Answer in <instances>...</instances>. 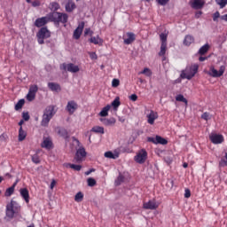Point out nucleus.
Listing matches in <instances>:
<instances>
[{
	"mask_svg": "<svg viewBox=\"0 0 227 227\" xmlns=\"http://www.w3.org/2000/svg\"><path fill=\"white\" fill-rule=\"evenodd\" d=\"M22 117L26 121H27L30 119L28 113H23Z\"/></svg>",
	"mask_w": 227,
	"mask_h": 227,
	"instance_id": "6e6d98bb",
	"label": "nucleus"
},
{
	"mask_svg": "<svg viewBox=\"0 0 227 227\" xmlns=\"http://www.w3.org/2000/svg\"><path fill=\"white\" fill-rule=\"evenodd\" d=\"M60 70H64L65 72H70L71 74H77V72H79V70L81 69L79 68V66L74 63H63L62 65H60Z\"/></svg>",
	"mask_w": 227,
	"mask_h": 227,
	"instance_id": "423d86ee",
	"label": "nucleus"
},
{
	"mask_svg": "<svg viewBox=\"0 0 227 227\" xmlns=\"http://www.w3.org/2000/svg\"><path fill=\"white\" fill-rule=\"evenodd\" d=\"M51 10H53V12H58V10L61 8V6L59 5V4H58V2H52L51 4Z\"/></svg>",
	"mask_w": 227,
	"mask_h": 227,
	"instance_id": "ea45409f",
	"label": "nucleus"
},
{
	"mask_svg": "<svg viewBox=\"0 0 227 227\" xmlns=\"http://www.w3.org/2000/svg\"><path fill=\"white\" fill-rule=\"evenodd\" d=\"M21 197L25 200L27 203H29V192L27 188H21L20 191Z\"/></svg>",
	"mask_w": 227,
	"mask_h": 227,
	"instance_id": "5701e85b",
	"label": "nucleus"
},
{
	"mask_svg": "<svg viewBox=\"0 0 227 227\" xmlns=\"http://www.w3.org/2000/svg\"><path fill=\"white\" fill-rule=\"evenodd\" d=\"M160 38L161 43H168V35L160 34Z\"/></svg>",
	"mask_w": 227,
	"mask_h": 227,
	"instance_id": "c03bdc74",
	"label": "nucleus"
},
{
	"mask_svg": "<svg viewBox=\"0 0 227 227\" xmlns=\"http://www.w3.org/2000/svg\"><path fill=\"white\" fill-rule=\"evenodd\" d=\"M89 56L90 58V59H93V60L98 59V56L97 55L96 52L89 51Z\"/></svg>",
	"mask_w": 227,
	"mask_h": 227,
	"instance_id": "09e8293b",
	"label": "nucleus"
},
{
	"mask_svg": "<svg viewBox=\"0 0 227 227\" xmlns=\"http://www.w3.org/2000/svg\"><path fill=\"white\" fill-rule=\"evenodd\" d=\"M120 106V98H115V99H114V101L112 102V106H114V109H117Z\"/></svg>",
	"mask_w": 227,
	"mask_h": 227,
	"instance_id": "58836bf2",
	"label": "nucleus"
},
{
	"mask_svg": "<svg viewBox=\"0 0 227 227\" xmlns=\"http://www.w3.org/2000/svg\"><path fill=\"white\" fill-rule=\"evenodd\" d=\"M49 88H50L51 91H54V92L61 91L60 86H50Z\"/></svg>",
	"mask_w": 227,
	"mask_h": 227,
	"instance_id": "de8ad7c7",
	"label": "nucleus"
},
{
	"mask_svg": "<svg viewBox=\"0 0 227 227\" xmlns=\"http://www.w3.org/2000/svg\"><path fill=\"white\" fill-rule=\"evenodd\" d=\"M90 131L97 134H105V129L99 126L93 127Z\"/></svg>",
	"mask_w": 227,
	"mask_h": 227,
	"instance_id": "2f4dec72",
	"label": "nucleus"
},
{
	"mask_svg": "<svg viewBox=\"0 0 227 227\" xmlns=\"http://www.w3.org/2000/svg\"><path fill=\"white\" fill-rule=\"evenodd\" d=\"M104 157L107 159H114L116 160L119 158V153H114L112 151H106L104 153Z\"/></svg>",
	"mask_w": 227,
	"mask_h": 227,
	"instance_id": "b1692460",
	"label": "nucleus"
},
{
	"mask_svg": "<svg viewBox=\"0 0 227 227\" xmlns=\"http://www.w3.org/2000/svg\"><path fill=\"white\" fill-rule=\"evenodd\" d=\"M32 161L35 164H39L40 163V158H39L38 154L32 155Z\"/></svg>",
	"mask_w": 227,
	"mask_h": 227,
	"instance_id": "49530a36",
	"label": "nucleus"
},
{
	"mask_svg": "<svg viewBox=\"0 0 227 227\" xmlns=\"http://www.w3.org/2000/svg\"><path fill=\"white\" fill-rule=\"evenodd\" d=\"M130 100L132 101H137V96L136 94H132L130 97H129Z\"/></svg>",
	"mask_w": 227,
	"mask_h": 227,
	"instance_id": "052dcab7",
	"label": "nucleus"
},
{
	"mask_svg": "<svg viewBox=\"0 0 227 227\" xmlns=\"http://www.w3.org/2000/svg\"><path fill=\"white\" fill-rule=\"evenodd\" d=\"M38 91V87L37 86H32L29 89V92L27 96V98L28 101H33L35 98V93Z\"/></svg>",
	"mask_w": 227,
	"mask_h": 227,
	"instance_id": "6ab92c4d",
	"label": "nucleus"
},
{
	"mask_svg": "<svg viewBox=\"0 0 227 227\" xmlns=\"http://www.w3.org/2000/svg\"><path fill=\"white\" fill-rule=\"evenodd\" d=\"M158 207H159V204L155 201V200H149L148 202H145L143 204V207L145 209L154 210V209L158 208Z\"/></svg>",
	"mask_w": 227,
	"mask_h": 227,
	"instance_id": "dca6fc26",
	"label": "nucleus"
},
{
	"mask_svg": "<svg viewBox=\"0 0 227 227\" xmlns=\"http://www.w3.org/2000/svg\"><path fill=\"white\" fill-rule=\"evenodd\" d=\"M87 184L89 187H94L97 185V181L94 178L90 177L87 179Z\"/></svg>",
	"mask_w": 227,
	"mask_h": 227,
	"instance_id": "4c0bfd02",
	"label": "nucleus"
},
{
	"mask_svg": "<svg viewBox=\"0 0 227 227\" xmlns=\"http://www.w3.org/2000/svg\"><path fill=\"white\" fill-rule=\"evenodd\" d=\"M89 42L94 43V45H102L104 43V40L99 35L90 37Z\"/></svg>",
	"mask_w": 227,
	"mask_h": 227,
	"instance_id": "412c9836",
	"label": "nucleus"
},
{
	"mask_svg": "<svg viewBox=\"0 0 227 227\" xmlns=\"http://www.w3.org/2000/svg\"><path fill=\"white\" fill-rule=\"evenodd\" d=\"M78 109V105L74 101H69L67 106V111L69 114H74V112Z\"/></svg>",
	"mask_w": 227,
	"mask_h": 227,
	"instance_id": "a211bd4d",
	"label": "nucleus"
},
{
	"mask_svg": "<svg viewBox=\"0 0 227 227\" xmlns=\"http://www.w3.org/2000/svg\"><path fill=\"white\" fill-rule=\"evenodd\" d=\"M225 70H226L225 66H221L219 70H216L214 67H211L209 68V71L207 72V74L211 77H221V75H223V74H224Z\"/></svg>",
	"mask_w": 227,
	"mask_h": 227,
	"instance_id": "6e6552de",
	"label": "nucleus"
},
{
	"mask_svg": "<svg viewBox=\"0 0 227 227\" xmlns=\"http://www.w3.org/2000/svg\"><path fill=\"white\" fill-rule=\"evenodd\" d=\"M24 124V120H21L19 123V125L20 126V128L22 127V125Z\"/></svg>",
	"mask_w": 227,
	"mask_h": 227,
	"instance_id": "774afa93",
	"label": "nucleus"
},
{
	"mask_svg": "<svg viewBox=\"0 0 227 227\" xmlns=\"http://www.w3.org/2000/svg\"><path fill=\"white\" fill-rule=\"evenodd\" d=\"M198 68H200V67L197 64L187 67L185 70H183L181 73L182 79H192L198 73Z\"/></svg>",
	"mask_w": 227,
	"mask_h": 227,
	"instance_id": "20e7f679",
	"label": "nucleus"
},
{
	"mask_svg": "<svg viewBox=\"0 0 227 227\" xmlns=\"http://www.w3.org/2000/svg\"><path fill=\"white\" fill-rule=\"evenodd\" d=\"M192 192L190 189H185L184 191V198H191Z\"/></svg>",
	"mask_w": 227,
	"mask_h": 227,
	"instance_id": "864d4df0",
	"label": "nucleus"
},
{
	"mask_svg": "<svg viewBox=\"0 0 227 227\" xmlns=\"http://www.w3.org/2000/svg\"><path fill=\"white\" fill-rule=\"evenodd\" d=\"M148 118V123L153 125L154 123V121L158 118V114L151 111L150 114L147 115Z\"/></svg>",
	"mask_w": 227,
	"mask_h": 227,
	"instance_id": "4be33fe9",
	"label": "nucleus"
},
{
	"mask_svg": "<svg viewBox=\"0 0 227 227\" xmlns=\"http://www.w3.org/2000/svg\"><path fill=\"white\" fill-rule=\"evenodd\" d=\"M6 140V135L2 134L0 135V143L4 142Z\"/></svg>",
	"mask_w": 227,
	"mask_h": 227,
	"instance_id": "bf43d9fd",
	"label": "nucleus"
},
{
	"mask_svg": "<svg viewBox=\"0 0 227 227\" xmlns=\"http://www.w3.org/2000/svg\"><path fill=\"white\" fill-rule=\"evenodd\" d=\"M84 35H90V36H93V31H91L90 28H86Z\"/></svg>",
	"mask_w": 227,
	"mask_h": 227,
	"instance_id": "13d9d810",
	"label": "nucleus"
},
{
	"mask_svg": "<svg viewBox=\"0 0 227 227\" xmlns=\"http://www.w3.org/2000/svg\"><path fill=\"white\" fill-rule=\"evenodd\" d=\"M101 121L105 126H114L116 123V120L114 118L103 119Z\"/></svg>",
	"mask_w": 227,
	"mask_h": 227,
	"instance_id": "bb28decb",
	"label": "nucleus"
},
{
	"mask_svg": "<svg viewBox=\"0 0 227 227\" xmlns=\"http://www.w3.org/2000/svg\"><path fill=\"white\" fill-rule=\"evenodd\" d=\"M216 4H219L220 8H224L227 4V0H215Z\"/></svg>",
	"mask_w": 227,
	"mask_h": 227,
	"instance_id": "37998d69",
	"label": "nucleus"
},
{
	"mask_svg": "<svg viewBox=\"0 0 227 227\" xmlns=\"http://www.w3.org/2000/svg\"><path fill=\"white\" fill-rule=\"evenodd\" d=\"M37 42L40 45H43V43H44L43 40H45V38H51V32L49 31V29H47V27H42L37 35Z\"/></svg>",
	"mask_w": 227,
	"mask_h": 227,
	"instance_id": "39448f33",
	"label": "nucleus"
},
{
	"mask_svg": "<svg viewBox=\"0 0 227 227\" xmlns=\"http://www.w3.org/2000/svg\"><path fill=\"white\" fill-rule=\"evenodd\" d=\"M201 15V12H197L196 14H195V17L197 18V19H200V16Z\"/></svg>",
	"mask_w": 227,
	"mask_h": 227,
	"instance_id": "338daca9",
	"label": "nucleus"
},
{
	"mask_svg": "<svg viewBox=\"0 0 227 227\" xmlns=\"http://www.w3.org/2000/svg\"><path fill=\"white\" fill-rule=\"evenodd\" d=\"M206 59H207V57H200L199 58V61H201V62L206 61Z\"/></svg>",
	"mask_w": 227,
	"mask_h": 227,
	"instance_id": "69168bd1",
	"label": "nucleus"
},
{
	"mask_svg": "<svg viewBox=\"0 0 227 227\" xmlns=\"http://www.w3.org/2000/svg\"><path fill=\"white\" fill-rule=\"evenodd\" d=\"M32 6L36 7V6H40V1L35 0L32 3Z\"/></svg>",
	"mask_w": 227,
	"mask_h": 227,
	"instance_id": "680f3d73",
	"label": "nucleus"
},
{
	"mask_svg": "<svg viewBox=\"0 0 227 227\" xmlns=\"http://www.w3.org/2000/svg\"><path fill=\"white\" fill-rule=\"evenodd\" d=\"M56 111H55V106H48L44 112H43V119L41 121V125L43 127H47L50 121L51 120V118L55 115Z\"/></svg>",
	"mask_w": 227,
	"mask_h": 227,
	"instance_id": "7ed1b4c3",
	"label": "nucleus"
},
{
	"mask_svg": "<svg viewBox=\"0 0 227 227\" xmlns=\"http://www.w3.org/2000/svg\"><path fill=\"white\" fill-rule=\"evenodd\" d=\"M140 74H143L144 75H146L147 77H151L152 70H150V68H148V67H145L142 72H140Z\"/></svg>",
	"mask_w": 227,
	"mask_h": 227,
	"instance_id": "79ce46f5",
	"label": "nucleus"
},
{
	"mask_svg": "<svg viewBox=\"0 0 227 227\" xmlns=\"http://www.w3.org/2000/svg\"><path fill=\"white\" fill-rule=\"evenodd\" d=\"M41 147L46 150H51L53 147L52 140L50 137H43V141L41 144Z\"/></svg>",
	"mask_w": 227,
	"mask_h": 227,
	"instance_id": "4468645a",
	"label": "nucleus"
},
{
	"mask_svg": "<svg viewBox=\"0 0 227 227\" xmlns=\"http://www.w3.org/2000/svg\"><path fill=\"white\" fill-rule=\"evenodd\" d=\"M190 4L193 10H201L205 6V2L203 0H193L190 2Z\"/></svg>",
	"mask_w": 227,
	"mask_h": 227,
	"instance_id": "f3484780",
	"label": "nucleus"
},
{
	"mask_svg": "<svg viewBox=\"0 0 227 227\" xmlns=\"http://www.w3.org/2000/svg\"><path fill=\"white\" fill-rule=\"evenodd\" d=\"M125 45H130L133 42L136 41V35L132 32H128L123 37Z\"/></svg>",
	"mask_w": 227,
	"mask_h": 227,
	"instance_id": "2eb2a0df",
	"label": "nucleus"
},
{
	"mask_svg": "<svg viewBox=\"0 0 227 227\" xmlns=\"http://www.w3.org/2000/svg\"><path fill=\"white\" fill-rule=\"evenodd\" d=\"M221 19V13H219V12H215L214 14H213V20L214 22H217V20L218 19Z\"/></svg>",
	"mask_w": 227,
	"mask_h": 227,
	"instance_id": "3c124183",
	"label": "nucleus"
},
{
	"mask_svg": "<svg viewBox=\"0 0 227 227\" xmlns=\"http://www.w3.org/2000/svg\"><path fill=\"white\" fill-rule=\"evenodd\" d=\"M147 152L145 149H141L140 151H138V153H137V155L135 156L134 160L137 164H144L147 159Z\"/></svg>",
	"mask_w": 227,
	"mask_h": 227,
	"instance_id": "0eeeda50",
	"label": "nucleus"
},
{
	"mask_svg": "<svg viewBox=\"0 0 227 227\" xmlns=\"http://www.w3.org/2000/svg\"><path fill=\"white\" fill-rule=\"evenodd\" d=\"M147 141L154 145H168V140H166V138H162V137H160L159 135H156L155 138H153V137H148Z\"/></svg>",
	"mask_w": 227,
	"mask_h": 227,
	"instance_id": "1a4fd4ad",
	"label": "nucleus"
},
{
	"mask_svg": "<svg viewBox=\"0 0 227 227\" xmlns=\"http://www.w3.org/2000/svg\"><path fill=\"white\" fill-rule=\"evenodd\" d=\"M55 185H56V182L55 180H52V182L51 183V189H53Z\"/></svg>",
	"mask_w": 227,
	"mask_h": 227,
	"instance_id": "0e129e2a",
	"label": "nucleus"
},
{
	"mask_svg": "<svg viewBox=\"0 0 227 227\" xmlns=\"http://www.w3.org/2000/svg\"><path fill=\"white\" fill-rule=\"evenodd\" d=\"M84 199V194L82 192H78L74 196V200L76 202H81Z\"/></svg>",
	"mask_w": 227,
	"mask_h": 227,
	"instance_id": "473e14b6",
	"label": "nucleus"
},
{
	"mask_svg": "<svg viewBox=\"0 0 227 227\" xmlns=\"http://www.w3.org/2000/svg\"><path fill=\"white\" fill-rule=\"evenodd\" d=\"M220 19H221L222 20H224L225 22H227V13L224 14V15H222V16L220 17Z\"/></svg>",
	"mask_w": 227,
	"mask_h": 227,
	"instance_id": "e2e57ef3",
	"label": "nucleus"
},
{
	"mask_svg": "<svg viewBox=\"0 0 227 227\" xmlns=\"http://www.w3.org/2000/svg\"><path fill=\"white\" fill-rule=\"evenodd\" d=\"M64 166L66 168H70L71 169L74 170V171H81L82 168V165H77V164H73V163H65Z\"/></svg>",
	"mask_w": 227,
	"mask_h": 227,
	"instance_id": "393cba45",
	"label": "nucleus"
},
{
	"mask_svg": "<svg viewBox=\"0 0 227 227\" xmlns=\"http://www.w3.org/2000/svg\"><path fill=\"white\" fill-rule=\"evenodd\" d=\"M84 29V21L79 23L76 29L74 31V38L75 40H79L81 38V35H82V30Z\"/></svg>",
	"mask_w": 227,
	"mask_h": 227,
	"instance_id": "ddd939ff",
	"label": "nucleus"
},
{
	"mask_svg": "<svg viewBox=\"0 0 227 227\" xmlns=\"http://www.w3.org/2000/svg\"><path fill=\"white\" fill-rule=\"evenodd\" d=\"M159 4L161 6H166L167 3H169V0H156Z\"/></svg>",
	"mask_w": 227,
	"mask_h": 227,
	"instance_id": "603ef678",
	"label": "nucleus"
},
{
	"mask_svg": "<svg viewBox=\"0 0 227 227\" xmlns=\"http://www.w3.org/2000/svg\"><path fill=\"white\" fill-rule=\"evenodd\" d=\"M176 101L183 102L185 106H188V99L183 94L176 95Z\"/></svg>",
	"mask_w": 227,
	"mask_h": 227,
	"instance_id": "cd10ccee",
	"label": "nucleus"
},
{
	"mask_svg": "<svg viewBox=\"0 0 227 227\" xmlns=\"http://www.w3.org/2000/svg\"><path fill=\"white\" fill-rule=\"evenodd\" d=\"M58 134L64 137L65 139L68 138L69 137V135H68V132L67 131V129H61V128H59L58 129Z\"/></svg>",
	"mask_w": 227,
	"mask_h": 227,
	"instance_id": "7c9ffc66",
	"label": "nucleus"
},
{
	"mask_svg": "<svg viewBox=\"0 0 227 227\" xmlns=\"http://www.w3.org/2000/svg\"><path fill=\"white\" fill-rule=\"evenodd\" d=\"M26 137H27V133L23 130L22 127H20L19 131V140L23 141L25 140Z\"/></svg>",
	"mask_w": 227,
	"mask_h": 227,
	"instance_id": "72a5a7b5",
	"label": "nucleus"
},
{
	"mask_svg": "<svg viewBox=\"0 0 227 227\" xmlns=\"http://www.w3.org/2000/svg\"><path fill=\"white\" fill-rule=\"evenodd\" d=\"M24 104H25V100H24V99H20V100L17 103V105L15 106V110H16V111L20 110V109L23 107Z\"/></svg>",
	"mask_w": 227,
	"mask_h": 227,
	"instance_id": "a19ab883",
	"label": "nucleus"
},
{
	"mask_svg": "<svg viewBox=\"0 0 227 227\" xmlns=\"http://www.w3.org/2000/svg\"><path fill=\"white\" fill-rule=\"evenodd\" d=\"M66 12H67L68 13H71V12H74V10H75L76 5L75 3L72 0H68L67 3L66 4Z\"/></svg>",
	"mask_w": 227,
	"mask_h": 227,
	"instance_id": "aec40b11",
	"label": "nucleus"
},
{
	"mask_svg": "<svg viewBox=\"0 0 227 227\" xmlns=\"http://www.w3.org/2000/svg\"><path fill=\"white\" fill-rule=\"evenodd\" d=\"M220 167H227V153H225V159H222V160H220Z\"/></svg>",
	"mask_w": 227,
	"mask_h": 227,
	"instance_id": "a18cd8bd",
	"label": "nucleus"
},
{
	"mask_svg": "<svg viewBox=\"0 0 227 227\" xmlns=\"http://www.w3.org/2000/svg\"><path fill=\"white\" fill-rule=\"evenodd\" d=\"M111 109V106L110 105H107L105 107L102 108V110L100 111L99 113V115L101 117H106L108 115V112L109 110Z\"/></svg>",
	"mask_w": 227,
	"mask_h": 227,
	"instance_id": "c85d7f7f",
	"label": "nucleus"
},
{
	"mask_svg": "<svg viewBox=\"0 0 227 227\" xmlns=\"http://www.w3.org/2000/svg\"><path fill=\"white\" fill-rule=\"evenodd\" d=\"M125 177L122 175H119L117 176V180H115V186H120L121 184H123Z\"/></svg>",
	"mask_w": 227,
	"mask_h": 227,
	"instance_id": "e433bc0d",
	"label": "nucleus"
},
{
	"mask_svg": "<svg viewBox=\"0 0 227 227\" xmlns=\"http://www.w3.org/2000/svg\"><path fill=\"white\" fill-rule=\"evenodd\" d=\"M72 140L77 145V146L81 145V142L78 138H76V137H72Z\"/></svg>",
	"mask_w": 227,
	"mask_h": 227,
	"instance_id": "4d7b16f0",
	"label": "nucleus"
},
{
	"mask_svg": "<svg viewBox=\"0 0 227 227\" xmlns=\"http://www.w3.org/2000/svg\"><path fill=\"white\" fill-rule=\"evenodd\" d=\"M208 49H210V45H208V43L204 44L199 50V54H200V56H203V54H207V52H208Z\"/></svg>",
	"mask_w": 227,
	"mask_h": 227,
	"instance_id": "c756f323",
	"label": "nucleus"
},
{
	"mask_svg": "<svg viewBox=\"0 0 227 227\" xmlns=\"http://www.w3.org/2000/svg\"><path fill=\"white\" fill-rule=\"evenodd\" d=\"M87 156V152L84 147H80L77 149L74 160L77 163L82 162L84 158Z\"/></svg>",
	"mask_w": 227,
	"mask_h": 227,
	"instance_id": "9d476101",
	"label": "nucleus"
},
{
	"mask_svg": "<svg viewBox=\"0 0 227 227\" xmlns=\"http://www.w3.org/2000/svg\"><path fill=\"white\" fill-rule=\"evenodd\" d=\"M20 209L21 207L19 205V203L12 200L11 202L5 207V215L12 219L15 216V215L20 212Z\"/></svg>",
	"mask_w": 227,
	"mask_h": 227,
	"instance_id": "f257e3e1",
	"label": "nucleus"
},
{
	"mask_svg": "<svg viewBox=\"0 0 227 227\" xmlns=\"http://www.w3.org/2000/svg\"><path fill=\"white\" fill-rule=\"evenodd\" d=\"M51 22V14H47L44 17L38 18L35 20V26L36 27H43V26H45V24H48Z\"/></svg>",
	"mask_w": 227,
	"mask_h": 227,
	"instance_id": "9b49d317",
	"label": "nucleus"
},
{
	"mask_svg": "<svg viewBox=\"0 0 227 227\" xmlns=\"http://www.w3.org/2000/svg\"><path fill=\"white\" fill-rule=\"evenodd\" d=\"M167 49H168V43H161L159 56H164L166 54Z\"/></svg>",
	"mask_w": 227,
	"mask_h": 227,
	"instance_id": "f704fd0d",
	"label": "nucleus"
},
{
	"mask_svg": "<svg viewBox=\"0 0 227 227\" xmlns=\"http://www.w3.org/2000/svg\"><path fill=\"white\" fill-rule=\"evenodd\" d=\"M209 140L214 145H221L224 142V137L223 135L212 134L209 135Z\"/></svg>",
	"mask_w": 227,
	"mask_h": 227,
	"instance_id": "f8f14e48",
	"label": "nucleus"
},
{
	"mask_svg": "<svg viewBox=\"0 0 227 227\" xmlns=\"http://www.w3.org/2000/svg\"><path fill=\"white\" fill-rule=\"evenodd\" d=\"M15 189L14 186H11L5 190V197L10 198L14 192Z\"/></svg>",
	"mask_w": 227,
	"mask_h": 227,
	"instance_id": "c9c22d12",
	"label": "nucleus"
},
{
	"mask_svg": "<svg viewBox=\"0 0 227 227\" xmlns=\"http://www.w3.org/2000/svg\"><path fill=\"white\" fill-rule=\"evenodd\" d=\"M51 22L55 24H67L68 22V14L64 12H50Z\"/></svg>",
	"mask_w": 227,
	"mask_h": 227,
	"instance_id": "f03ea898",
	"label": "nucleus"
},
{
	"mask_svg": "<svg viewBox=\"0 0 227 227\" xmlns=\"http://www.w3.org/2000/svg\"><path fill=\"white\" fill-rule=\"evenodd\" d=\"M201 119H203L204 121H208L211 119L210 114L209 113H204L203 114H201Z\"/></svg>",
	"mask_w": 227,
	"mask_h": 227,
	"instance_id": "8fccbe9b",
	"label": "nucleus"
},
{
	"mask_svg": "<svg viewBox=\"0 0 227 227\" xmlns=\"http://www.w3.org/2000/svg\"><path fill=\"white\" fill-rule=\"evenodd\" d=\"M191 43H194V36L191 35H185L184 40V45H186V47H189Z\"/></svg>",
	"mask_w": 227,
	"mask_h": 227,
	"instance_id": "a878e982",
	"label": "nucleus"
},
{
	"mask_svg": "<svg viewBox=\"0 0 227 227\" xmlns=\"http://www.w3.org/2000/svg\"><path fill=\"white\" fill-rule=\"evenodd\" d=\"M112 86H120V80L119 79H114L112 81Z\"/></svg>",
	"mask_w": 227,
	"mask_h": 227,
	"instance_id": "5fc2aeb1",
	"label": "nucleus"
}]
</instances>
